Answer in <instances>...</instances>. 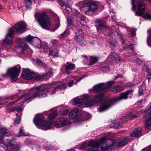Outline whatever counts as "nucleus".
<instances>
[{
    "label": "nucleus",
    "mask_w": 151,
    "mask_h": 151,
    "mask_svg": "<svg viewBox=\"0 0 151 151\" xmlns=\"http://www.w3.org/2000/svg\"><path fill=\"white\" fill-rule=\"evenodd\" d=\"M51 87L50 85H46L43 87H34L31 89L30 92L29 93H24L18 99L12 102L11 104H14L22 99L24 98V100L22 101L21 102L22 105L23 104L27 101H29L37 97H38L40 98L45 97L47 96V94L50 93V91H47L45 93L43 94H42V92L49 89Z\"/></svg>",
    "instance_id": "nucleus-1"
},
{
    "label": "nucleus",
    "mask_w": 151,
    "mask_h": 151,
    "mask_svg": "<svg viewBox=\"0 0 151 151\" xmlns=\"http://www.w3.org/2000/svg\"><path fill=\"white\" fill-rule=\"evenodd\" d=\"M133 91L131 90L121 93L120 96L111 99H107L103 101L99 109V112L104 111L109 109L116 102L123 99H126L128 98V95L132 93Z\"/></svg>",
    "instance_id": "nucleus-2"
},
{
    "label": "nucleus",
    "mask_w": 151,
    "mask_h": 151,
    "mask_svg": "<svg viewBox=\"0 0 151 151\" xmlns=\"http://www.w3.org/2000/svg\"><path fill=\"white\" fill-rule=\"evenodd\" d=\"M105 137H103L98 140H91L89 142H86L80 145L79 148L80 149H84L87 147L92 146L87 151H99V147L101 146V148L104 146L105 143Z\"/></svg>",
    "instance_id": "nucleus-3"
},
{
    "label": "nucleus",
    "mask_w": 151,
    "mask_h": 151,
    "mask_svg": "<svg viewBox=\"0 0 151 151\" xmlns=\"http://www.w3.org/2000/svg\"><path fill=\"white\" fill-rule=\"evenodd\" d=\"M105 137V143L104 146L101 147V150H106L109 148L113 146L114 147H122L127 144L129 140L128 139L126 138H119L116 141L111 139L106 140V137Z\"/></svg>",
    "instance_id": "nucleus-4"
},
{
    "label": "nucleus",
    "mask_w": 151,
    "mask_h": 151,
    "mask_svg": "<svg viewBox=\"0 0 151 151\" xmlns=\"http://www.w3.org/2000/svg\"><path fill=\"white\" fill-rule=\"evenodd\" d=\"M98 4L95 1H89L84 3L80 4L79 8L87 15H91L96 11Z\"/></svg>",
    "instance_id": "nucleus-5"
},
{
    "label": "nucleus",
    "mask_w": 151,
    "mask_h": 151,
    "mask_svg": "<svg viewBox=\"0 0 151 151\" xmlns=\"http://www.w3.org/2000/svg\"><path fill=\"white\" fill-rule=\"evenodd\" d=\"M44 120L45 118L42 116L37 115L34 119V122L39 128L45 130L50 129L52 124V122L48 121L45 122Z\"/></svg>",
    "instance_id": "nucleus-6"
},
{
    "label": "nucleus",
    "mask_w": 151,
    "mask_h": 151,
    "mask_svg": "<svg viewBox=\"0 0 151 151\" xmlns=\"http://www.w3.org/2000/svg\"><path fill=\"white\" fill-rule=\"evenodd\" d=\"M37 21L43 29H48L51 25L49 18L46 14L44 12L37 13L35 15Z\"/></svg>",
    "instance_id": "nucleus-7"
},
{
    "label": "nucleus",
    "mask_w": 151,
    "mask_h": 151,
    "mask_svg": "<svg viewBox=\"0 0 151 151\" xmlns=\"http://www.w3.org/2000/svg\"><path fill=\"white\" fill-rule=\"evenodd\" d=\"M114 83L115 81H112L106 83H100L94 86L92 89L90 90L89 91L92 90L99 93H103L105 90L110 88L111 86Z\"/></svg>",
    "instance_id": "nucleus-8"
},
{
    "label": "nucleus",
    "mask_w": 151,
    "mask_h": 151,
    "mask_svg": "<svg viewBox=\"0 0 151 151\" xmlns=\"http://www.w3.org/2000/svg\"><path fill=\"white\" fill-rule=\"evenodd\" d=\"M103 93H98L93 96V99L90 100L89 96L86 94L84 96V99L88 100L86 103L87 106H91L94 105L95 103H99L103 100Z\"/></svg>",
    "instance_id": "nucleus-9"
},
{
    "label": "nucleus",
    "mask_w": 151,
    "mask_h": 151,
    "mask_svg": "<svg viewBox=\"0 0 151 151\" xmlns=\"http://www.w3.org/2000/svg\"><path fill=\"white\" fill-rule=\"evenodd\" d=\"M4 142L1 144V146L5 150H6L8 148H9L11 149H14L17 151L20 149V145L19 144L16 142L14 138L12 139L11 140L7 139Z\"/></svg>",
    "instance_id": "nucleus-10"
},
{
    "label": "nucleus",
    "mask_w": 151,
    "mask_h": 151,
    "mask_svg": "<svg viewBox=\"0 0 151 151\" xmlns=\"http://www.w3.org/2000/svg\"><path fill=\"white\" fill-rule=\"evenodd\" d=\"M21 67L17 65L15 67L9 69L7 71V74L10 76L14 81H15L17 79L20 71Z\"/></svg>",
    "instance_id": "nucleus-11"
},
{
    "label": "nucleus",
    "mask_w": 151,
    "mask_h": 151,
    "mask_svg": "<svg viewBox=\"0 0 151 151\" xmlns=\"http://www.w3.org/2000/svg\"><path fill=\"white\" fill-rule=\"evenodd\" d=\"M27 27L26 23L21 21L16 23L14 27L17 35H19L25 32Z\"/></svg>",
    "instance_id": "nucleus-12"
},
{
    "label": "nucleus",
    "mask_w": 151,
    "mask_h": 151,
    "mask_svg": "<svg viewBox=\"0 0 151 151\" xmlns=\"http://www.w3.org/2000/svg\"><path fill=\"white\" fill-rule=\"evenodd\" d=\"M144 117H149L147 119L145 124V128L151 129V103L146 108L144 111Z\"/></svg>",
    "instance_id": "nucleus-13"
},
{
    "label": "nucleus",
    "mask_w": 151,
    "mask_h": 151,
    "mask_svg": "<svg viewBox=\"0 0 151 151\" xmlns=\"http://www.w3.org/2000/svg\"><path fill=\"white\" fill-rule=\"evenodd\" d=\"M70 124V122L66 118L61 117L58 119L55 122V127L59 128L68 125Z\"/></svg>",
    "instance_id": "nucleus-14"
},
{
    "label": "nucleus",
    "mask_w": 151,
    "mask_h": 151,
    "mask_svg": "<svg viewBox=\"0 0 151 151\" xmlns=\"http://www.w3.org/2000/svg\"><path fill=\"white\" fill-rule=\"evenodd\" d=\"M16 41L18 44L16 47L17 50L20 51L22 53H24L28 47L27 45L23 42L22 38H17Z\"/></svg>",
    "instance_id": "nucleus-15"
},
{
    "label": "nucleus",
    "mask_w": 151,
    "mask_h": 151,
    "mask_svg": "<svg viewBox=\"0 0 151 151\" xmlns=\"http://www.w3.org/2000/svg\"><path fill=\"white\" fill-rule=\"evenodd\" d=\"M22 76L24 79L30 80L33 78L35 76V75L34 73L31 71L30 70L26 68L24 70Z\"/></svg>",
    "instance_id": "nucleus-16"
},
{
    "label": "nucleus",
    "mask_w": 151,
    "mask_h": 151,
    "mask_svg": "<svg viewBox=\"0 0 151 151\" xmlns=\"http://www.w3.org/2000/svg\"><path fill=\"white\" fill-rule=\"evenodd\" d=\"M49 70L47 69L45 73H43L41 75H37L35 78V80L36 81H39L41 79L49 77L52 74V72L50 69L48 68Z\"/></svg>",
    "instance_id": "nucleus-17"
},
{
    "label": "nucleus",
    "mask_w": 151,
    "mask_h": 151,
    "mask_svg": "<svg viewBox=\"0 0 151 151\" xmlns=\"http://www.w3.org/2000/svg\"><path fill=\"white\" fill-rule=\"evenodd\" d=\"M66 70V73L69 75L71 72V71L74 69L76 66L74 64L67 62L64 65Z\"/></svg>",
    "instance_id": "nucleus-18"
},
{
    "label": "nucleus",
    "mask_w": 151,
    "mask_h": 151,
    "mask_svg": "<svg viewBox=\"0 0 151 151\" xmlns=\"http://www.w3.org/2000/svg\"><path fill=\"white\" fill-rule=\"evenodd\" d=\"M80 112L77 109H75L70 112L69 114V117L71 119L76 118H78L80 115Z\"/></svg>",
    "instance_id": "nucleus-19"
},
{
    "label": "nucleus",
    "mask_w": 151,
    "mask_h": 151,
    "mask_svg": "<svg viewBox=\"0 0 151 151\" xmlns=\"http://www.w3.org/2000/svg\"><path fill=\"white\" fill-rule=\"evenodd\" d=\"M98 32L101 33V32L107 31L109 30L107 27L101 21L98 22V26L97 27Z\"/></svg>",
    "instance_id": "nucleus-20"
},
{
    "label": "nucleus",
    "mask_w": 151,
    "mask_h": 151,
    "mask_svg": "<svg viewBox=\"0 0 151 151\" xmlns=\"http://www.w3.org/2000/svg\"><path fill=\"white\" fill-rule=\"evenodd\" d=\"M142 128L140 127L135 128L131 134V136L137 137H141L142 135Z\"/></svg>",
    "instance_id": "nucleus-21"
},
{
    "label": "nucleus",
    "mask_w": 151,
    "mask_h": 151,
    "mask_svg": "<svg viewBox=\"0 0 151 151\" xmlns=\"http://www.w3.org/2000/svg\"><path fill=\"white\" fill-rule=\"evenodd\" d=\"M66 86L65 84L62 82H60L59 83L57 86L55 87L54 90L51 93V95L54 94L57 90L60 89H63L66 88Z\"/></svg>",
    "instance_id": "nucleus-22"
},
{
    "label": "nucleus",
    "mask_w": 151,
    "mask_h": 151,
    "mask_svg": "<svg viewBox=\"0 0 151 151\" xmlns=\"http://www.w3.org/2000/svg\"><path fill=\"white\" fill-rule=\"evenodd\" d=\"M110 55L111 56V59L116 63H119L122 62V59H121L119 55L115 53H111Z\"/></svg>",
    "instance_id": "nucleus-23"
},
{
    "label": "nucleus",
    "mask_w": 151,
    "mask_h": 151,
    "mask_svg": "<svg viewBox=\"0 0 151 151\" xmlns=\"http://www.w3.org/2000/svg\"><path fill=\"white\" fill-rule=\"evenodd\" d=\"M86 95L85 94L83 95V99L79 98H75L73 101V104L74 105L80 104L84 101L86 104V103L88 100H85L84 99V96Z\"/></svg>",
    "instance_id": "nucleus-24"
},
{
    "label": "nucleus",
    "mask_w": 151,
    "mask_h": 151,
    "mask_svg": "<svg viewBox=\"0 0 151 151\" xmlns=\"http://www.w3.org/2000/svg\"><path fill=\"white\" fill-rule=\"evenodd\" d=\"M0 133L4 136H9L10 135V131L4 127L0 128Z\"/></svg>",
    "instance_id": "nucleus-25"
},
{
    "label": "nucleus",
    "mask_w": 151,
    "mask_h": 151,
    "mask_svg": "<svg viewBox=\"0 0 151 151\" xmlns=\"http://www.w3.org/2000/svg\"><path fill=\"white\" fill-rule=\"evenodd\" d=\"M98 57L95 56H90L88 65H91L94 64L98 61Z\"/></svg>",
    "instance_id": "nucleus-26"
},
{
    "label": "nucleus",
    "mask_w": 151,
    "mask_h": 151,
    "mask_svg": "<svg viewBox=\"0 0 151 151\" xmlns=\"http://www.w3.org/2000/svg\"><path fill=\"white\" fill-rule=\"evenodd\" d=\"M114 88L115 89L113 91V92L115 93H119L124 89V87L119 85L116 86L114 87Z\"/></svg>",
    "instance_id": "nucleus-27"
},
{
    "label": "nucleus",
    "mask_w": 151,
    "mask_h": 151,
    "mask_svg": "<svg viewBox=\"0 0 151 151\" xmlns=\"http://www.w3.org/2000/svg\"><path fill=\"white\" fill-rule=\"evenodd\" d=\"M16 35V32L15 33L14 32L12 28H10L8 29L6 36V38L8 37H12Z\"/></svg>",
    "instance_id": "nucleus-28"
},
{
    "label": "nucleus",
    "mask_w": 151,
    "mask_h": 151,
    "mask_svg": "<svg viewBox=\"0 0 151 151\" xmlns=\"http://www.w3.org/2000/svg\"><path fill=\"white\" fill-rule=\"evenodd\" d=\"M101 70L104 72H106L109 70V65L108 63H105L102 64L101 66Z\"/></svg>",
    "instance_id": "nucleus-29"
},
{
    "label": "nucleus",
    "mask_w": 151,
    "mask_h": 151,
    "mask_svg": "<svg viewBox=\"0 0 151 151\" xmlns=\"http://www.w3.org/2000/svg\"><path fill=\"white\" fill-rule=\"evenodd\" d=\"M59 53V51L58 50H54L52 49L50 50L49 55L55 57Z\"/></svg>",
    "instance_id": "nucleus-30"
},
{
    "label": "nucleus",
    "mask_w": 151,
    "mask_h": 151,
    "mask_svg": "<svg viewBox=\"0 0 151 151\" xmlns=\"http://www.w3.org/2000/svg\"><path fill=\"white\" fill-rule=\"evenodd\" d=\"M83 36V33L80 29H78L76 33V37L78 38L81 37Z\"/></svg>",
    "instance_id": "nucleus-31"
},
{
    "label": "nucleus",
    "mask_w": 151,
    "mask_h": 151,
    "mask_svg": "<svg viewBox=\"0 0 151 151\" xmlns=\"http://www.w3.org/2000/svg\"><path fill=\"white\" fill-rule=\"evenodd\" d=\"M25 6L27 9H30L32 7V2L31 0H24Z\"/></svg>",
    "instance_id": "nucleus-32"
},
{
    "label": "nucleus",
    "mask_w": 151,
    "mask_h": 151,
    "mask_svg": "<svg viewBox=\"0 0 151 151\" xmlns=\"http://www.w3.org/2000/svg\"><path fill=\"white\" fill-rule=\"evenodd\" d=\"M13 40L12 38H5L3 40V43L4 45L11 44Z\"/></svg>",
    "instance_id": "nucleus-33"
},
{
    "label": "nucleus",
    "mask_w": 151,
    "mask_h": 151,
    "mask_svg": "<svg viewBox=\"0 0 151 151\" xmlns=\"http://www.w3.org/2000/svg\"><path fill=\"white\" fill-rule=\"evenodd\" d=\"M57 115V112L55 111L50 114L48 116V118L50 119H52L55 118Z\"/></svg>",
    "instance_id": "nucleus-34"
},
{
    "label": "nucleus",
    "mask_w": 151,
    "mask_h": 151,
    "mask_svg": "<svg viewBox=\"0 0 151 151\" xmlns=\"http://www.w3.org/2000/svg\"><path fill=\"white\" fill-rule=\"evenodd\" d=\"M78 44L80 45H84L86 43V42L83 40V38H76Z\"/></svg>",
    "instance_id": "nucleus-35"
},
{
    "label": "nucleus",
    "mask_w": 151,
    "mask_h": 151,
    "mask_svg": "<svg viewBox=\"0 0 151 151\" xmlns=\"http://www.w3.org/2000/svg\"><path fill=\"white\" fill-rule=\"evenodd\" d=\"M81 56L83 58V62L85 64H87L88 65L89 61H88V58L87 56L86 55H81Z\"/></svg>",
    "instance_id": "nucleus-36"
},
{
    "label": "nucleus",
    "mask_w": 151,
    "mask_h": 151,
    "mask_svg": "<svg viewBox=\"0 0 151 151\" xmlns=\"http://www.w3.org/2000/svg\"><path fill=\"white\" fill-rule=\"evenodd\" d=\"M17 116V118L15 120L14 124L15 125H17L20 123L21 122V117L20 116H18L19 115L20 116V114L19 115L18 114H16Z\"/></svg>",
    "instance_id": "nucleus-37"
},
{
    "label": "nucleus",
    "mask_w": 151,
    "mask_h": 151,
    "mask_svg": "<svg viewBox=\"0 0 151 151\" xmlns=\"http://www.w3.org/2000/svg\"><path fill=\"white\" fill-rule=\"evenodd\" d=\"M27 135L25 133L23 130L22 129V128L21 127L19 132L17 134V137H20L22 136H26Z\"/></svg>",
    "instance_id": "nucleus-38"
},
{
    "label": "nucleus",
    "mask_w": 151,
    "mask_h": 151,
    "mask_svg": "<svg viewBox=\"0 0 151 151\" xmlns=\"http://www.w3.org/2000/svg\"><path fill=\"white\" fill-rule=\"evenodd\" d=\"M69 29L67 28L65 31L60 35L61 37H67V35L69 34Z\"/></svg>",
    "instance_id": "nucleus-39"
},
{
    "label": "nucleus",
    "mask_w": 151,
    "mask_h": 151,
    "mask_svg": "<svg viewBox=\"0 0 151 151\" xmlns=\"http://www.w3.org/2000/svg\"><path fill=\"white\" fill-rule=\"evenodd\" d=\"M144 70H145L148 74L151 73V67L150 66H144L142 68Z\"/></svg>",
    "instance_id": "nucleus-40"
},
{
    "label": "nucleus",
    "mask_w": 151,
    "mask_h": 151,
    "mask_svg": "<svg viewBox=\"0 0 151 151\" xmlns=\"http://www.w3.org/2000/svg\"><path fill=\"white\" fill-rule=\"evenodd\" d=\"M37 63L38 64H41L42 65V67L43 68H46V70L47 69L48 70H49V69H48V68H46L47 66L43 64L42 63V62L41 61V60H40L39 59H37Z\"/></svg>",
    "instance_id": "nucleus-41"
},
{
    "label": "nucleus",
    "mask_w": 151,
    "mask_h": 151,
    "mask_svg": "<svg viewBox=\"0 0 151 151\" xmlns=\"http://www.w3.org/2000/svg\"><path fill=\"white\" fill-rule=\"evenodd\" d=\"M58 3L60 4V5L61 6H65L67 4L66 3L64 2V1L62 0H59Z\"/></svg>",
    "instance_id": "nucleus-42"
},
{
    "label": "nucleus",
    "mask_w": 151,
    "mask_h": 151,
    "mask_svg": "<svg viewBox=\"0 0 151 151\" xmlns=\"http://www.w3.org/2000/svg\"><path fill=\"white\" fill-rule=\"evenodd\" d=\"M65 6V10L68 13L72 11L71 9L68 6V5L67 4V5H66V6Z\"/></svg>",
    "instance_id": "nucleus-43"
},
{
    "label": "nucleus",
    "mask_w": 151,
    "mask_h": 151,
    "mask_svg": "<svg viewBox=\"0 0 151 151\" xmlns=\"http://www.w3.org/2000/svg\"><path fill=\"white\" fill-rule=\"evenodd\" d=\"M68 25H71L72 24V19L70 17H68Z\"/></svg>",
    "instance_id": "nucleus-44"
},
{
    "label": "nucleus",
    "mask_w": 151,
    "mask_h": 151,
    "mask_svg": "<svg viewBox=\"0 0 151 151\" xmlns=\"http://www.w3.org/2000/svg\"><path fill=\"white\" fill-rule=\"evenodd\" d=\"M33 39V38H24V40L30 44H32Z\"/></svg>",
    "instance_id": "nucleus-45"
},
{
    "label": "nucleus",
    "mask_w": 151,
    "mask_h": 151,
    "mask_svg": "<svg viewBox=\"0 0 151 151\" xmlns=\"http://www.w3.org/2000/svg\"><path fill=\"white\" fill-rule=\"evenodd\" d=\"M12 99V96H9L3 99L1 101H6L7 100H11Z\"/></svg>",
    "instance_id": "nucleus-46"
},
{
    "label": "nucleus",
    "mask_w": 151,
    "mask_h": 151,
    "mask_svg": "<svg viewBox=\"0 0 151 151\" xmlns=\"http://www.w3.org/2000/svg\"><path fill=\"white\" fill-rule=\"evenodd\" d=\"M114 127L115 128H117L119 127V126H122V125L121 124L119 123H116L113 124Z\"/></svg>",
    "instance_id": "nucleus-47"
},
{
    "label": "nucleus",
    "mask_w": 151,
    "mask_h": 151,
    "mask_svg": "<svg viewBox=\"0 0 151 151\" xmlns=\"http://www.w3.org/2000/svg\"><path fill=\"white\" fill-rule=\"evenodd\" d=\"M136 31L135 29H132L131 31V37H133L135 34Z\"/></svg>",
    "instance_id": "nucleus-48"
},
{
    "label": "nucleus",
    "mask_w": 151,
    "mask_h": 151,
    "mask_svg": "<svg viewBox=\"0 0 151 151\" xmlns=\"http://www.w3.org/2000/svg\"><path fill=\"white\" fill-rule=\"evenodd\" d=\"M109 44L111 49L114 50L115 47V43L114 42L112 43V42H110Z\"/></svg>",
    "instance_id": "nucleus-49"
},
{
    "label": "nucleus",
    "mask_w": 151,
    "mask_h": 151,
    "mask_svg": "<svg viewBox=\"0 0 151 151\" xmlns=\"http://www.w3.org/2000/svg\"><path fill=\"white\" fill-rule=\"evenodd\" d=\"M14 110L17 111H20L22 110V108L21 107L14 108Z\"/></svg>",
    "instance_id": "nucleus-50"
},
{
    "label": "nucleus",
    "mask_w": 151,
    "mask_h": 151,
    "mask_svg": "<svg viewBox=\"0 0 151 151\" xmlns=\"http://www.w3.org/2000/svg\"><path fill=\"white\" fill-rule=\"evenodd\" d=\"M74 83V81L73 80L70 81L68 83V86L69 87H70L72 86Z\"/></svg>",
    "instance_id": "nucleus-51"
},
{
    "label": "nucleus",
    "mask_w": 151,
    "mask_h": 151,
    "mask_svg": "<svg viewBox=\"0 0 151 151\" xmlns=\"http://www.w3.org/2000/svg\"><path fill=\"white\" fill-rule=\"evenodd\" d=\"M58 41L54 39L51 41V43L52 45H55L57 44L58 43Z\"/></svg>",
    "instance_id": "nucleus-52"
},
{
    "label": "nucleus",
    "mask_w": 151,
    "mask_h": 151,
    "mask_svg": "<svg viewBox=\"0 0 151 151\" xmlns=\"http://www.w3.org/2000/svg\"><path fill=\"white\" fill-rule=\"evenodd\" d=\"M139 95V96L142 95L143 93V90L141 88H139L138 91Z\"/></svg>",
    "instance_id": "nucleus-53"
},
{
    "label": "nucleus",
    "mask_w": 151,
    "mask_h": 151,
    "mask_svg": "<svg viewBox=\"0 0 151 151\" xmlns=\"http://www.w3.org/2000/svg\"><path fill=\"white\" fill-rule=\"evenodd\" d=\"M114 34L115 35H116V37H123V36L122 35V33L118 34V33H116V32H114Z\"/></svg>",
    "instance_id": "nucleus-54"
},
{
    "label": "nucleus",
    "mask_w": 151,
    "mask_h": 151,
    "mask_svg": "<svg viewBox=\"0 0 151 151\" xmlns=\"http://www.w3.org/2000/svg\"><path fill=\"white\" fill-rule=\"evenodd\" d=\"M147 42L148 45L151 47V38H148Z\"/></svg>",
    "instance_id": "nucleus-55"
},
{
    "label": "nucleus",
    "mask_w": 151,
    "mask_h": 151,
    "mask_svg": "<svg viewBox=\"0 0 151 151\" xmlns=\"http://www.w3.org/2000/svg\"><path fill=\"white\" fill-rule=\"evenodd\" d=\"M68 112V110L67 109L63 110L61 111V113L63 115L66 114Z\"/></svg>",
    "instance_id": "nucleus-56"
},
{
    "label": "nucleus",
    "mask_w": 151,
    "mask_h": 151,
    "mask_svg": "<svg viewBox=\"0 0 151 151\" xmlns=\"http://www.w3.org/2000/svg\"><path fill=\"white\" fill-rule=\"evenodd\" d=\"M86 76V75H83L79 79L76 80V83H77L78 82L80 81L81 79L83 78Z\"/></svg>",
    "instance_id": "nucleus-57"
},
{
    "label": "nucleus",
    "mask_w": 151,
    "mask_h": 151,
    "mask_svg": "<svg viewBox=\"0 0 151 151\" xmlns=\"http://www.w3.org/2000/svg\"><path fill=\"white\" fill-rule=\"evenodd\" d=\"M86 76V75H83L79 79L76 80V83H77L78 82L80 81L81 79L83 78Z\"/></svg>",
    "instance_id": "nucleus-58"
},
{
    "label": "nucleus",
    "mask_w": 151,
    "mask_h": 151,
    "mask_svg": "<svg viewBox=\"0 0 151 151\" xmlns=\"http://www.w3.org/2000/svg\"><path fill=\"white\" fill-rule=\"evenodd\" d=\"M147 32L149 35L148 38H151V29L147 30Z\"/></svg>",
    "instance_id": "nucleus-59"
},
{
    "label": "nucleus",
    "mask_w": 151,
    "mask_h": 151,
    "mask_svg": "<svg viewBox=\"0 0 151 151\" xmlns=\"http://www.w3.org/2000/svg\"><path fill=\"white\" fill-rule=\"evenodd\" d=\"M136 62L139 65H141L142 63V60L138 58L136 59Z\"/></svg>",
    "instance_id": "nucleus-60"
},
{
    "label": "nucleus",
    "mask_w": 151,
    "mask_h": 151,
    "mask_svg": "<svg viewBox=\"0 0 151 151\" xmlns=\"http://www.w3.org/2000/svg\"><path fill=\"white\" fill-rule=\"evenodd\" d=\"M80 23L81 25H85L86 23L85 21L83 19L81 20L80 21Z\"/></svg>",
    "instance_id": "nucleus-61"
},
{
    "label": "nucleus",
    "mask_w": 151,
    "mask_h": 151,
    "mask_svg": "<svg viewBox=\"0 0 151 151\" xmlns=\"http://www.w3.org/2000/svg\"><path fill=\"white\" fill-rule=\"evenodd\" d=\"M52 148V146L51 145H49L47 147L45 148V150H47L48 149H51Z\"/></svg>",
    "instance_id": "nucleus-62"
},
{
    "label": "nucleus",
    "mask_w": 151,
    "mask_h": 151,
    "mask_svg": "<svg viewBox=\"0 0 151 151\" xmlns=\"http://www.w3.org/2000/svg\"><path fill=\"white\" fill-rule=\"evenodd\" d=\"M136 117V115H131L129 119H130V120H131L132 119L134 118H135Z\"/></svg>",
    "instance_id": "nucleus-63"
},
{
    "label": "nucleus",
    "mask_w": 151,
    "mask_h": 151,
    "mask_svg": "<svg viewBox=\"0 0 151 151\" xmlns=\"http://www.w3.org/2000/svg\"><path fill=\"white\" fill-rule=\"evenodd\" d=\"M147 151H151V146L146 147Z\"/></svg>",
    "instance_id": "nucleus-64"
}]
</instances>
